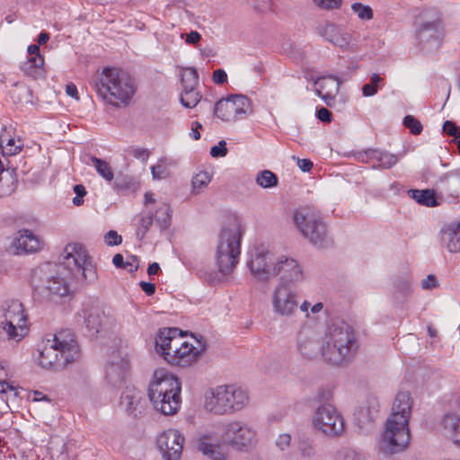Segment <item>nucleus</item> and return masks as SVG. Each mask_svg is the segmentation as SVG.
<instances>
[{
	"instance_id": "f257e3e1",
	"label": "nucleus",
	"mask_w": 460,
	"mask_h": 460,
	"mask_svg": "<svg viewBox=\"0 0 460 460\" xmlns=\"http://www.w3.org/2000/svg\"><path fill=\"white\" fill-rule=\"evenodd\" d=\"M412 401L409 392H399L388 417L385 429L379 439V452L393 455L408 447L410 440L409 419Z\"/></svg>"
},
{
	"instance_id": "f03ea898",
	"label": "nucleus",
	"mask_w": 460,
	"mask_h": 460,
	"mask_svg": "<svg viewBox=\"0 0 460 460\" xmlns=\"http://www.w3.org/2000/svg\"><path fill=\"white\" fill-rule=\"evenodd\" d=\"M358 349V341L350 325L340 322L328 326L321 345V356L325 362L333 366L348 364Z\"/></svg>"
},
{
	"instance_id": "7ed1b4c3",
	"label": "nucleus",
	"mask_w": 460,
	"mask_h": 460,
	"mask_svg": "<svg viewBox=\"0 0 460 460\" xmlns=\"http://www.w3.org/2000/svg\"><path fill=\"white\" fill-rule=\"evenodd\" d=\"M93 86L104 102L115 106L127 105L136 92L131 75L115 67H104L93 79Z\"/></svg>"
},
{
	"instance_id": "20e7f679",
	"label": "nucleus",
	"mask_w": 460,
	"mask_h": 460,
	"mask_svg": "<svg viewBox=\"0 0 460 460\" xmlns=\"http://www.w3.org/2000/svg\"><path fill=\"white\" fill-rule=\"evenodd\" d=\"M80 355L74 333L64 330L56 333L52 341H48L40 351L38 360L43 368L59 371L77 361Z\"/></svg>"
},
{
	"instance_id": "39448f33",
	"label": "nucleus",
	"mask_w": 460,
	"mask_h": 460,
	"mask_svg": "<svg viewBox=\"0 0 460 460\" xmlns=\"http://www.w3.org/2000/svg\"><path fill=\"white\" fill-rule=\"evenodd\" d=\"M179 379L164 369H157L148 387V397L154 408L164 415L177 412L181 402Z\"/></svg>"
},
{
	"instance_id": "423d86ee",
	"label": "nucleus",
	"mask_w": 460,
	"mask_h": 460,
	"mask_svg": "<svg viewBox=\"0 0 460 460\" xmlns=\"http://www.w3.org/2000/svg\"><path fill=\"white\" fill-rule=\"evenodd\" d=\"M243 232L241 222L233 218L219 233L216 259L218 270L223 274L230 273L238 263Z\"/></svg>"
},
{
	"instance_id": "0eeeda50",
	"label": "nucleus",
	"mask_w": 460,
	"mask_h": 460,
	"mask_svg": "<svg viewBox=\"0 0 460 460\" xmlns=\"http://www.w3.org/2000/svg\"><path fill=\"white\" fill-rule=\"evenodd\" d=\"M65 267L46 263L34 270L31 282L35 292L48 300L58 299L70 294L69 284L64 276Z\"/></svg>"
},
{
	"instance_id": "6e6552de",
	"label": "nucleus",
	"mask_w": 460,
	"mask_h": 460,
	"mask_svg": "<svg viewBox=\"0 0 460 460\" xmlns=\"http://www.w3.org/2000/svg\"><path fill=\"white\" fill-rule=\"evenodd\" d=\"M293 222L302 235L314 245L320 248L332 245V239L323 217L314 207L305 206L295 209Z\"/></svg>"
},
{
	"instance_id": "1a4fd4ad",
	"label": "nucleus",
	"mask_w": 460,
	"mask_h": 460,
	"mask_svg": "<svg viewBox=\"0 0 460 460\" xmlns=\"http://www.w3.org/2000/svg\"><path fill=\"white\" fill-rule=\"evenodd\" d=\"M248 402L245 390L235 385H218L207 393L205 409L217 415L231 414L243 409Z\"/></svg>"
},
{
	"instance_id": "9d476101",
	"label": "nucleus",
	"mask_w": 460,
	"mask_h": 460,
	"mask_svg": "<svg viewBox=\"0 0 460 460\" xmlns=\"http://www.w3.org/2000/svg\"><path fill=\"white\" fill-rule=\"evenodd\" d=\"M222 439L234 449L247 452L256 445L257 431L246 422L233 420L225 426Z\"/></svg>"
},
{
	"instance_id": "9b49d317",
	"label": "nucleus",
	"mask_w": 460,
	"mask_h": 460,
	"mask_svg": "<svg viewBox=\"0 0 460 460\" xmlns=\"http://www.w3.org/2000/svg\"><path fill=\"white\" fill-rule=\"evenodd\" d=\"M3 331L8 340L20 341L26 333V315L22 304L19 300L7 301L3 306Z\"/></svg>"
},
{
	"instance_id": "f8f14e48",
	"label": "nucleus",
	"mask_w": 460,
	"mask_h": 460,
	"mask_svg": "<svg viewBox=\"0 0 460 460\" xmlns=\"http://www.w3.org/2000/svg\"><path fill=\"white\" fill-rule=\"evenodd\" d=\"M444 37V27L441 19H421L415 30V39L422 51L430 52L440 46Z\"/></svg>"
},
{
	"instance_id": "ddd939ff",
	"label": "nucleus",
	"mask_w": 460,
	"mask_h": 460,
	"mask_svg": "<svg viewBox=\"0 0 460 460\" xmlns=\"http://www.w3.org/2000/svg\"><path fill=\"white\" fill-rule=\"evenodd\" d=\"M313 422L316 429L329 437H338L344 430L342 416L331 404L319 406L314 414Z\"/></svg>"
},
{
	"instance_id": "4468645a",
	"label": "nucleus",
	"mask_w": 460,
	"mask_h": 460,
	"mask_svg": "<svg viewBox=\"0 0 460 460\" xmlns=\"http://www.w3.org/2000/svg\"><path fill=\"white\" fill-rule=\"evenodd\" d=\"M277 258L271 252L263 247H257L251 252L247 267L252 277L261 282H268L272 279Z\"/></svg>"
},
{
	"instance_id": "2eb2a0df",
	"label": "nucleus",
	"mask_w": 460,
	"mask_h": 460,
	"mask_svg": "<svg viewBox=\"0 0 460 460\" xmlns=\"http://www.w3.org/2000/svg\"><path fill=\"white\" fill-rule=\"evenodd\" d=\"M251 108L250 100L241 94L218 101L214 107L215 115L223 121L231 122L244 118Z\"/></svg>"
},
{
	"instance_id": "dca6fc26",
	"label": "nucleus",
	"mask_w": 460,
	"mask_h": 460,
	"mask_svg": "<svg viewBox=\"0 0 460 460\" xmlns=\"http://www.w3.org/2000/svg\"><path fill=\"white\" fill-rule=\"evenodd\" d=\"M172 349L171 352H164V360L172 366L184 367L198 360L199 355L205 351L206 344L203 337L200 336V340H198V346H193L181 339L177 347Z\"/></svg>"
},
{
	"instance_id": "f3484780",
	"label": "nucleus",
	"mask_w": 460,
	"mask_h": 460,
	"mask_svg": "<svg viewBox=\"0 0 460 460\" xmlns=\"http://www.w3.org/2000/svg\"><path fill=\"white\" fill-rule=\"evenodd\" d=\"M273 311L280 316H293L298 308L297 294L289 285L278 284L272 294Z\"/></svg>"
},
{
	"instance_id": "a211bd4d",
	"label": "nucleus",
	"mask_w": 460,
	"mask_h": 460,
	"mask_svg": "<svg viewBox=\"0 0 460 460\" xmlns=\"http://www.w3.org/2000/svg\"><path fill=\"white\" fill-rule=\"evenodd\" d=\"M274 270L272 271V279L279 276V284L292 287V284L303 279L302 269L298 262L292 258L284 255L278 257Z\"/></svg>"
},
{
	"instance_id": "6ab92c4d",
	"label": "nucleus",
	"mask_w": 460,
	"mask_h": 460,
	"mask_svg": "<svg viewBox=\"0 0 460 460\" xmlns=\"http://www.w3.org/2000/svg\"><path fill=\"white\" fill-rule=\"evenodd\" d=\"M184 438L177 429H168L157 438V447L164 460H180Z\"/></svg>"
},
{
	"instance_id": "aec40b11",
	"label": "nucleus",
	"mask_w": 460,
	"mask_h": 460,
	"mask_svg": "<svg viewBox=\"0 0 460 460\" xmlns=\"http://www.w3.org/2000/svg\"><path fill=\"white\" fill-rule=\"evenodd\" d=\"M43 245L42 240L31 230L22 229L13 238L11 249L16 255L32 253L40 251Z\"/></svg>"
},
{
	"instance_id": "412c9836",
	"label": "nucleus",
	"mask_w": 460,
	"mask_h": 460,
	"mask_svg": "<svg viewBox=\"0 0 460 460\" xmlns=\"http://www.w3.org/2000/svg\"><path fill=\"white\" fill-rule=\"evenodd\" d=\"M146 401L135 387H126L120 396V407L133 418H140L146 411Z\"/></svg>"
},
{
	"instance_id": "4be33fe9",
	"label": "nucleus",
	"mask_w": 460,
	"mask_h": 460,
	"mask_svg": "<svg viewBox=\"0 0 460 460\" xmlns=\"http://www.w3.org/2000/svg\"><path fill=\"white\" fill-rule=\"evenodd\" d=\"M129 369V361L116 354L106 366L105 378L113 387H119L125 381Z\"/></svg>"
},
{
	"instance_id": "5701e85b",
	"label": "nucleus",
	"mask_w": 460,
	"mask_h": 460,
	"mask_svg": "<svg viewBox=\"0 0 460 460\" xmlns=\"http://www.w3.org/2000/svg\"><path fill=\"white\" fill-rule=\"evenodd\" d=\"M199 449L212 460H225L226 450L220 438L213 433H205L199 439Z\"/></svg>"
},
{
	"instance_id": "b1692460",
	"label": "nucleus",
	"mask_w": 460,
	"mask_h": 460,
	"mask_svg": "<svg viewBox=\"0 0 460 460\" xmlns=\"http://www.w3.org/2000/svg\"><path fill=\"white\" fill-rule=\"evenodd\" d=\"M314 84L317 85V95L323 99L326 105L332 107L340 90L341 84L339 80L332 75H328L318 78Z\"/></svg>"
},
{
	"instance_id": "393cba45",
	"label": "nucleus",
	"mask_w": 460,
	"mask_h": 460,
	"mask_svg": "<svg viewBox=\"0 0 460 460\" xmlns=\"http://www.w3.org/2000/svg\"><path fill=\"white\" fill-rule=\"evenodd\" d=\"M181 331L178 328H164L155 337L157 351L164 358V352H171L181 340Z\"/></svg>"
},
{
	"instance_id": "a878e982",
	"label": "nucleus",
	"mask_w": 460,
	"mask_h": 460,
	"mask_svg": "<svg viewBox=\"0 0 460 460\" xmlns=\"http://www.w3.org/2000/svg\"><path fill=\"white\" fill-rule=\"evenodd\" d=\"M435 187L443 195L453 198L458 197L460 195V168L439 176Z\"/></svg>"
},
{
	"instance_id": "bb28decb",
	"label": "nucleus",
	"mask_w": 460,
	"mask_h": 460,
	"mask_svg": "<svg viewBox=\"0 0 460 460\" xmlns=\"http://www.w3.org/2000/svg\"><path fill=\"white\" fill-rule=\"evenodd\" d=\"M62 257L65 269L74 266L71 271L77 270L89 260L85 248L78 243H68L63 251Z\"/></svg>"
},
{
	"instance_id": "cd10ccee",
	"label": "nucleus",
	"mask_w": 460,
	"mask_h": 460,
	"mask_svg": "<svg viewBox=\"0 0 460 460\" xmlns=\"http://www.w3.org/2000/svg\"><path fill=\"white\" fill-rule=\"evenodd\" d=\"M77 317L83 318L84 323L89 332V334L94 336L102 328V313L99 308L93 305H84L77 312Z\"/></svg>"
},
{
	"instance_id": "c85d7f7f",
	"label": "nucleus",
	"mask_w": 460,
	"mask_h": 460,
	"mask_svg": "<svg viewBox=\"0 0 460 460\" xmlns=\"http://www.w3.org/2000/svg\"><path fill=\"white\" fill-rule=\"evenodd\" d=\"M318 33L329 42L341 48L346 47L349 43V35L345 33L341 27L332 22L320 25Z\"/></svg>"
},
{
	"instance_id": "c756f323",
	"label": "nucleus",
	"mask_w": 460,
	"mask_h": 460,
	"mask_svg": "<svg viewBox=\"0 0 460 460\" xmlns=\"http://www.w3.org/2000/svg\"><path fill=\"white\" fill-rule=\"evenodd\" d=\"M440 234L442 243L450 252H460V222L446 226Z\"/></svg>"
},
{
	"instance_id": "7c9ffc66",
	"label": "nucleus",
	"mask_w": 460,
	"mask_h": 460,
	"mask_svg": "<svg viewBox=\"0 0 460 460\" xmlns=\"http://www.w3.org/2000/svg\"><path fill=\"white\" fill-rule=\"evenodd\" d=\"M440 425L454 444L460 447V418L451 413L445 414L440 420Z\"/></svg>"
},
{
	"instance_id": "2f4dec72",
	"label": "nucleus",
	"mask_w": 460,
	"mask_h": 460,
	"mask_svg": "<svg viewBox=\"0 0 460 460\" xmlns=\"http://www.w3.org/2000/svg\"><path fill=\"white\" fill-rule=\"evenodd\" d=\"M297 349L304 357L308 358L317 355L318 350L321 351V346L319 347L318 343L305 332L298 334Z\"/></svg>"
},
{
	"instance_id": "473e14b6",
	"label": "nucleus",
	"mask_w": 460,
	"mask_h": 460,
	"mask_svg": "<svg viewBox=\"0 0 460 460\" xmlns=\"http://www.w3.org/2000/svg\"><path fill=\"white\" fill-rule=\"evenodd\" d=\"M368 159L376 162L374 167L389 169L397 163V156L379 150H368L366 153Z\"/></svg>"
},
{
	"instance_id": "72a5a7b5",
	"label": "nucleus",
	"mask_w": 460,
	"mask_h": 460,
	"mask_svg": "<svg viewBox=\"0 0 460 460\" xmlns=\"http://www.w3.org/2000/svg\"><path fill=\"white\" fill-rule=\"evenodd\" d=\"M172 213L170 205L165 202L161 203L153 213V218L161 230L167 229L171 225Z\"/></svg>"
},
{
	"instance_id": "f704fd0d",
	"label": "nucleus",
	"mask_w": 460,
	"mask_h": 460,
	"mask_svg": "<svg viewBox=\"0 0 460 460\" xmlns=\"http://www.w3.org/2000/svg\"><path fill=\"white\" fill-rule=\"evenodd\" d=\"M0 148L3 156H10L18 154L22 148V144L20 139L16 141L4 132L0 135Z\"/></svg>"
},
{
	"instance_id": "c9c22d12",
	"label": "nucleus",
	"mask_w": 460,
	"mask_h": 460,
	"mask_svg": "<svg viewBox=\"0 0 460 460\" xmlns=\"http://www.w3.org/2000/svg\"><path fill=\"white\" fill-rule=\"evenodd\" d=\"M409 196L416 200L419 204L427 207L437 206L434 190H409Z\"/></svg>"
},
{
	"instance_id": "e433bc0d",
	"label": "nucleus",
	"mask_w": 460,
	"mask_h": 460,
	"mask_svg": "<svg viewBox=\"0 0 460 460\" xmlns=\"http://www.w3.org/2000/svg\"><path fill=\"white\" fill-rule=\"evenodd\" d=\"M43 64V57L41 55H36L29 57L27 60L21 65V69L25 75L35 77L38 70Z\"/></svg>"
},
{
	"instance_id": "4c0bfd02",
	"label": "nucleus",
	"mask_w": 460,
	"mask_h": 460,
	"mask_svg": "<svg viewBox=\"0 0 460 460\" xmlns=\"http://www.w3.org/2000/svg\"><path fill=\"white\" fill-rule=\"evenodd\" d=\"M201 99V95L196 91L195 87L185 86L181 94V103L186 108H194Z\"/></svg>"
},
{
	"instance_id": "58836bf2",
	"label": "nucleus",
	"mask_w": 460,
	"mask_h": 460,
	"mask_svg": "<svg viewBox=\"0 0 460 460\" xmlns=\"http://www.w3.org/2000/svg\"><path fill=\"white\" fill-rule=\"evenodd\" d=\"M385 79L378 74H373L370 76V81L362 86V94L365 97L374 96L379 89L385 85Z\"/></svg>"
},
{
	"instance_id": "ea45409f",
	"label": "nucleus",
	"mask_w": 460,
	"mask_h": 460,
	"mask_svg": "<svg viewBox=\"0 0 460 460\" xmlns=\"http://www.w3.org/2000/svg\"><path fill=\"white\" fill-rule=\"evenodd\" d=\"M91 161L97 172L106 181H111L114 178L113 171L108 162L101 158L92 156Z\"/></svg>"
},
{
	"instance_id": "a19ab883",
	"label": "nucleus",
	"mask_w": 460,
	"mask_h": 460,
	"mask_svg": "<svg viewBox=\"0 0 460 460\" xmlns=\"http://www.w3.org/2000/svg\"><path fill=\"white\" fill-rule=\"evenodd\" d=\"M378 403L376 401L369 402L367 407L358 411V420L361 422H373L378 415Z\"/></svg>"
},
{
	"instance_id": "79ce46f5",
	"label": "nucleus",
	"mask_w": 460,
	"mask_h": 460,
	"mask_svg": "<svg viewBox=\"0 0 460 460\" xmlns=\"http://www.w3.org/2000/svg\"><path fill=\"white\" fill-rule=\"evenodd\" d=\"M153 212L149 211L147 213H141L139 215V222L137 226V236L139 239H143L146 233L149 231L151 226L153 225Z\"/></svg>"
},
{
	"instance_id": "37998d69",
	"label": "nucleus",
	"mask_w": 460,
	"mask_h": 460,
	"mask_svg": "<svg viewBox=\"0 0 460 460\" xmlns=\"http://www.w3.org/2000/svg\"><path fill=\"white\" fill-rule=\"evenodd\" d=\"M256 182L264 189L271 188L278 184V178L272 172L264 170L257 174Z\"/></svg>"
},
{
	"instance_id": "c03bdc74",
	"label": "nucleus",
	"mask_w": 460,
	"mask_h": 460,
	"mask_svg": "<svg viewBox=\"0 0 460 460\" xmlns=\"http://www.w3.org/2000/svg\"><path fill=\"white\" fill-rule=\"evenodd\" d=\"M351 10L361 21H370L374 17V12L372 8L369 5H366L361 3L352 4Z\"/></svg>"
},
{
	"instance_id": "a18cd8bd",
	"label": "nucleus",
	"mask_w": 460,
	"mask_h": 460,
	"mask_svg": "<svg viewBox=\"0 0 460 460\" xmlns=\"http://www.w3.org/2000/svg\"><path fill=\"white\" fill-rule=\"evenodd\" d=\"M211 181V175L208 172L201 171L192 178V187L195 192H199Z\"/></svg>"
},
{
	"instance_id": "49530a36",
	"label": "nucleus",
	"mask_w": 460,
	"mask_h": 460,
	"mask_svg": "<svg viewBox=\"0 0 460 460\" xmlns=\"http://www.w3.org/2000/svg\"><path fill=\"white\" fill-rule=\"evenodd\" d=\"M199 82V75L194 67H189L184 70V72L181 75V83L183 85V88L185 86L189 87H195L196 84H198Z\"/></svg>"
},
{
	"instance_id": "de8ad7c7",
	"label": "nucleus",
	"mask_w": 460,
	"mask_h": 460,
	"mask_svg": "<svg viewBox=\"0 0 460 460\" xmlns=\"http://www.w3.org/2000/svg\"><path fill=\"white\" fill-rule=\"evenodd\" d=\"M403 125L414 135H419L422 131L421 123L412 115H407L404 117Z\"/></svg>"
},
{
	"instance_id": "09e8293b",
	"label": "nucleus",
	"mask_w": 460,
	"mask_h": 460,
	"mask_svg": "<svg viewBox=\"0 0 460 460\" xmlns=\"http://www.w3.org/2000/svg\"><path fill=\"white\" fill-rule=\"evenodd\" d=\"M75 271L77 273H81L83 277L89 281H93L96 279V271L89 260L85 261L84 265L80 266Z\"/></svg>"
},
{
	"instance_id": "8fccbe9b",
	"label": "nucleus",
	"mask_w": 460,
	"mask_h": 460,
	"mask_svg": "<svg viewBox=\"0 0 460 460\" xmlns=\"http://www.w3.org/2000/svg\"><path fill=\"white\" fill-rule=\"evenodd\" d=\"M314 4L321 10L340 9L342 0H312Z\"/></svg>"
},
{
	"instance_id": "3c124183",
	"label": "nucleus",
	"mask_w": 460,
	"mask_h": 460,
	"mask_svg": "<svg viewBox=\"0 0 460 460\" xmlns=\"http://www.w3.org/2000/svg\"><path fill=\"white\" fill-rule=\"evenodd\" d=\"M133 186L132 179L128 176L117 177L113 187L118 192L126 191Z\"/></svg>"
},
{
	"instance_id": "603ef678",
	"label": "nucleus",
	"mask_w": 460,
	"mask_h": 460,
	"mask_svg": "<svg viewBox=\"0 0 460 460\" xmlns=\"http://www.w3.org/2000/svg\"><path fill=\"white\" fill-rule=\"evenodd\" d=\"M104 242L108 246L119 245L122 242V237L116 231L110 230L104 235Z\"/></svg>"
},
{
	"instance_id": "864d4df0",
	"label": "nucleus",
	"mask_w": 460,
	"mask_h": 460,
	"mask_svg": "<svg viewBox=\"0 0 460 460\" xmlns=\"http://www.w3.org/2000/svg\"><path fill=\"white\" fill-rule=\"evenodd\" d=\"M443 131L448 136L456 138L460 136V127H457L454 122L447 120L443 124Z\"/></svg>"
},
{
	"instance_id": "5fc2aeb1",
	"label": "nucleus",
	"mask_w": 460,
	"mask_h": 460,
	"mask_svg": "<svg viewBox=\"0 0 460 460\" xmlns=\"http://www.w3.org/2000/svg\"><path fill=\"white\" fill-rule=\"evenodd\" d=\"M227 154L226 143L221 140L217 146H214L210 149V155L212 157H224Z\"/></svg>"
},
{
	"instance_id": "6e6d98bb",
	"label": "nucleus",
	"mask_w": 460,
	"mask_h": 460,
	"mask_svg": "<svg viewBox=\"0 0 460 460\" xmlns=\"http://www.w3.org/2000/svg\"><path fill=\"white\" fill-rule=\"evenodd\" d=\"M74 192L76 196L73 199V204L75 206H81L84 203L83 197L86 195V190L84 186L82 184L75 185Z\"/></svg>"
},
{
	"instance_id": "4d7b16f0",
	"label": "nucleus",
	"mask_w": 460,
	"mask_h": 460,
	"mask_svg": "<svg viewBox=\"0 0 460 460\" xmlns=\"http://www.w3.org/2000/svg\"><path fill=\"white\" fill-rule=\"evenodd\" d=\"M438 286V282L437 280V278L430 274L428 275L424 279L421 281V288L425 290H430Z\"/></svg>"
},
{
	"instance_id": "13d9d810",
	"label": "nucleus",
	"mask_w": 460,
	"mask_h": 460,
	"mask_svg": "<svg viewBox=\"0 0 460 460\" xmlns=\"http://www.w3.org/2000/svg\"><path fill=\"white\" fill-rule=\"evenodd\" d=\"M153 178L155 180H161L166 177L167 170L163 164H156L151 167Z\"/></svg>"
},
{
	"instance_id": "bf43d9fd",
	"label": "nucleus",
	"mask_w": 460,
	"mask_h": 460,
	"mask_svg": "<svg viewBox=\"0 0 460 460\" xmlns=\"http://www.w3.org/2000/svg\"><path fill=\"white\" fill-rule=\"evenodd\" d=\"M291 436L289 434H281L279 436L276 441V445L281 450H285L290 445Z\"/></svg>"
},
{
	"instance_id": "052dcab7",
	"label": "nucleus",
	"mask_w": 460,
	"mask_h": 460,
	"mask_svg": "<svg viewBox=\"0 0 460 460\" xmlns=\"http://www.w3.org/2000/svg\"><path fill=\"white\" fill-rule=\"evenodd\" d=\"M227 80L226 73L222 69H217L213 73V81L216 84H224Z\"/></svg>"
},
{
	"instance_id": "680f3d73",
	"label": "nucleus",
	"mask_w": 460,
	"mask_h": 460,
	"mask_svg": "<svg viewBox=\"0 0 460 460\" xmlns=\"http://www.w3.org/2000/svg\"><path fill=\"white\" fill-rule=\"evenodd\" d=\"M317 118L323 122L332 121V112L326 108H321L317 111Z\"/></svg>"
},
{
	"instance_id": "e2e57ef3",
	"label": "nucleus",
	"mask_w": 460,
	"mask_h": 460,
	"mask_svg": "<svg viewBox=\"0 0 460 460\" xmlns=\"http://www.w3.org/2000/svg\"><path fill=\"white\" fill-rule=\"evenodd\" d=\"M132 155L137 159L146 161L149 157V152L145 148H135L131 152Z\"/></svg>"
},
{
	"instance_id": "0e129e2a",
	"label": "nucleus",
	"mask_w": 460,
	"mask_h": 460,
	"mask_svg": "<svg viewBox=\"0 0 460 460\" xmlns=\"http://www.w3.org/2000/svg\"><path fill=\"white\" fill-rule=\"evenodd\" d=\"M139 265L138 261L136 256H132L130 261H128L124 263L123 269L128 270L129 272H135L137 270Z\"/></svg>"
},
{
	"instance_id": "69168bd1",
	"label": "nucleus",
	"mask_w": 460,
	"mask_h": 460,
	"mask_svg": "<svg viewBox=\"0 0 460 460\" xmlns=\"http://www.w3.org/2000/svg\"><path fill=\"white\" fill-rule=\"evenodd\" d=\"M300 452L301 455L305 457H311L314 455V447L311 445L305 443H303L300 446Z\"/></svg>"
},
{
	"instance_id": "338daca9",
	"label": "nucleus",
	"mask_w": 460,
	"mask_h": 460,
	"mask_svg": "<svg viewBox=\"0 0 460 460\" xmlns=\"http://www.w3.org/2000/svg\"><path fill=\"white\" fill-rule=\"evenodd\" d=\"M139 285H140L142 290L147 296H152L155 294V284L150 283V282L141 281Z\"/></svg>"
},
{
	"instance_id": "774afa93",
	"label": "nucleus",
	"mask_w": 460,
	"mask_h": 460,
	"mask_svg": "<svg viewBox=\"0 0 460 460\" xmlns=\"http://www.w3.org/2000/svg\"><path fill=\"white\" fill-rule=\"evenodd\" d=\"M201 40V35L196 31H192L186 36V42L189 44H197Z\"/></svg>"
}]
</instances>
